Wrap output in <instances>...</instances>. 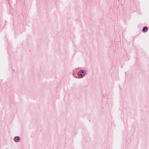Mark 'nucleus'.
<instances>
[{
  "mask_svg": "<svg viewBox=\"0 0 149 149\" xmlns=\"http://www.w3.org/2000/svg\"><path fill=\"white\" fill-rule=\"evenodd\" d=\"M148 30V28L147 27H144L143 29V31L144 32H146Z\"/></svg>",
  "mask_w": 149,
  "mask_h": 149,
  "instance_id": "3",
  "label": "nucleus"
},
{
  "mask_svg": "<svg viewBox=\"0 0 149 149\" xmlns=\"http://www.w3.org/2000/svg\"><path fill=\"white\" fill-rule=\"evenodd\" d=\"M86 73L85 70H81L78 73L77 75L80 78H81L85 76Z\"/></svg>",
  "mask_w": 149,
  "mask_h": 149,
  "instance_id": "1",
  "label": "nucleus"
},
{
  "mask_svg": "<svg viewBox=\"0 0 149 149\" xmlns=\"http://www.w3.org/2000/svg\"><path fill=\"white\" fill-rule=\"evenodd\" d=\"M19 140V138L18 136H15L14 138V141H15L16 142H18Z\"/></svg>",
  "mask_w": 149,
  "mask_h": 149,
  "instance_id": "2",
  "label": "nucleus"
}]
</instances>
